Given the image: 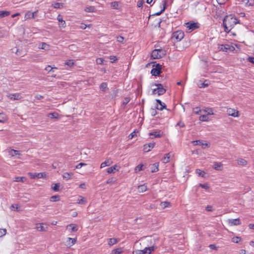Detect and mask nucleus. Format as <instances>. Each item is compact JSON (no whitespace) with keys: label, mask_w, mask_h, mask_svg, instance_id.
<instances>
[{"label":"nucleus","mask_w":254,"mask_h":254,"mask_svg":"<svg viewBox=\"0 0 254 254\" xmlns=\"http://www.w3.org/2000/svg\"><path fill=\"white\" fill-rule=\"evenodd\" d=\"M103 61L104 59L103 58H98L96 60V63L98 64H102Z\"/></svg>","instance_id":"052dcab7"},{"label":"nucleus","mask_w":254,"mask_h":254,"mask_svg":"<svg viewBox=\"0 0 254 254\" xmlns=\"http://www.w3.org/2000/svg\"><path fill=\"white\" fill-rule=\"evenodd\" d=\"M10 14V12L8 11H0V17H4Z\"/></svg>","instance_id":"4c0bfd02"},{"label":"nucleus","mask_w":254,"mask_h":254,"mask_svg":"<svg viewBox=\"0 0 254 254\" xmlns=\"http://www.w3.org/2000/svg\"><path fill=\"white\" fill-rule=\"evenodd\" d=\"M159 163H154L151 166V172L152 173L156 172L158 171Z\"/></svg>","instance_id":"7c9ffc66"},{"label":"nucleus","mask_w":254,"mask_h":254,"mask_svg":"<svg viewBox=\"0 0 254 254\" xmlns=\"http://www.w3.org/2000/svg\"><path fill=\"white\" fill-rule=\"evenodd\" d=\"M196 173L199 176L202 177H204V175L205 174V172L200 170V169H196L195 171Z\"/></svg>","instance_id":"37998d69"},{"label":"nucleus","mask_w":254,"mask_h":254,"mask_svg":"<svg viewBox=\"0 0 254 254\" xmlns=\"http://www.w3.org/2000/svg\"><path fill=\"white\" fill-rule=\"evenodd\" d=\"M184 37V33L182 31H177L173 33L172 38L175 39L177 41H180Z\"/></svg>","instance_id":"20e7f679"},{"label":"nucleus","mask_w":254,"mask_h":254,"mask_svg":"<svg viewBox=\"0 0 254 254\" xmlns=\"http://www.w3.org/2000/svg\"><path fill=\"white\" fill-rule=\"evenodd\" d=\"M10 154L12 156H14L17 155H20V154L19 153V151L14 150V149H12L11 150V151L10 152Z\"/></svg>","instance_id":"a18cd8bd"},{"label":"nucleus","mask_w":254,"mask_h":254,"mask_svg":"<svg viewBox=\"0 0 254 254\" xmlns=\"http://www.w3.org/2000/svg\"><path fill=\"white\" fill-rule=\"evenodd\" d=\"M142 167H143V165H142V164H140V165L137 166L135 168V171L137 172V171H140L142 170Z\"/></svg>","instance_id":"4d7b16f0"},{"label":"nucleus","mask_w":254,"mask_h":254,"mask_svg":"<svg viewBox=\"0 0 254 254\" xmlns=\"http://www.w3.org/2000/svg\"><path fill=\"white\" fill-rule=\"evenodd\" d=\"M248 61L253 63L254 64V57H249L247 59Z\"/></svg>","instance_id":"774afa93"},{"label":"nucleus","mask_w":254,"mask_h":254,"mask_svg":"<svg viewBox=\"0 0 254 254\" xmlns=\"http://www.w3.org/2000/svg\"><path fill=\"white\" fill-rule=\"evenodd\" d=\"M38 10H36L33 12H31L30 11H27L25 15V19H34L36 17V14Z\"/></svg>","instance_id":"6e6552de"},{"label":"nucleus","mask_w":254,"mask_h":254,"mask_svg":"<svg viewBox=\"0 0 254 254\" xmlns=\"http://www.w3.org/2000/svg\"><path fill=\"white\" fill-rule=\"evenodd\" d=\"M202 111L207 114L206 115H213V110L212 108H206L202 110Z\"/></svg>","instance_id":"f704fd0d"},{"label":"nucleus","mask_w":254,"mask_h":254,"mask_svg":"<svg viewBox=\"0 0 254 254\" xmlns=\"http://www.w3.org/2000/svg\"><path fill=\"white\" fill-rule=\"evenodd\" d=\"M6 233V230L5 229H0V237L4 236Z\"/></svg>","instance_id":"6e6d98bb"},{"label":"nucleus","mask_w":254,"mask_h":254,"mask_svg":"<svg viewBox=\"0 0 254 254\" xmlns=\"http://www.w3.org/2000/svg\"><path fill=\"white\" fill-rule=\"evenodd\" d=\"M156 86L157 90V94L158 95H161L164 94L166 92V89L163 88V85L161 84H155Z\"/></svg>","instance_id":"9d476101"},{"label":"nucleus","mask_w":254,"mask_h":254,"mask_svg":"<svg viewBox=\"0 0 254 254\" xmlns=\"http://www.w3.org/2000/svg\"><path fill=\"white\" fill-rule=\"evenodd\" d=\"M241 240V238L239 237H235L232 239V241L235 243H238Z\"/></svg>","instance_id":"49530a36"},{"label":"nucleus","mask_w":254,"mask_h":254,"mask_svg":"<svg viewBox=\"0 0 254 254\" xmlns=\"http://www.w3.org/2000/svg\"><path fill=\"white\" fill-rule=\"evenodd\" d=\"M43 225H46L45 223H39L36 225V229L37 231L40 232H46L48 230V226L44 227Z\"/></svg>","instance_id":"9b49d317"},{"label":"nucleus","mask_w":254,"mask_h":254,"mask_svg":"<svg viewBox=\"0 0 254 254\" xmlns=\"http://www.w3.org/2000/svg\"><path fill=\"white\" fill-rule=\"evenodd\" d=\"M118 6H119L118 2H117V1H114V2H112V6L114 8H115V9H117V8H118Z\"/></svg>","instance_id":"bf43d9fd"},{"label":"nucleus","mask_w":254,"mask_h":254,"mask_svg":"<svg viewBox=\"0 0 254 254\" xmlns=\"http://www.w3.org/2000/svg\"><path fill=\"white\" fill-rule=\"evenodd\" d=\"M122 248H118L113 251V254H120L122 253Z\"/></svg>","instance_id":"09e8293b"},{"label":"nucleus","mask_w":254,"mask_h":254,"mask_svg":"<svg viewBox=\"0 0 254 254\" xmlns=\"http://www.w3.org/2000/svg\"><path fill=\"white\" fill-rule=\"evenodd\" d=\"M218 49L219 51L225 52H229L235 50V48L228 44L225 45H218Z\"/></svg>","instance_id":"7ed1b4c3"},{"label":"nucleus","mask_w":254,"mask_h":254,"mask_svg":"<svg viewBox=\"0 0 254 254\" xmlns=\"http://www.w3.org/2000/svg\"><path fill=\"white\" fill-rule=\"evenodd\" d=\"M155 143L154 142H150L148 144H146L149 149L153 148L154 147Z\"/></svg>","instance_id":"e2e57ef3"},{"label":"nucleus","mask_w":254,"mask_h":254,"mask_svg":"<svg viewBox=\"0 0 254 254\" xmlns=\"http://www.w3.org/2000/svg\"><path fill=\"white\" fill-rule=\"evenodd\" d=\"M112 163L113 162L111 159H108L106 161L101 163L100 168H103L105 167L106 166H109L111 164H112Z\"/></svg>","instance_id":"aec40b11"},{"label":"nucleus","mask_w":254,"mask_h":254,"mask_svg":"<svg viewBox=\"0 0 254 254\" xmlns=\"http://www.w3.org/2000/svg\"><path fill=\"white\" fill-rule=\"evenodd\" d=\"M229 224L231 226H236L240 224V220L238 219H231L228 220Z\"/></svg>","instance_id":"2eb2a0df"},{"label":"nucleus","mask_w":254,"mask_h":254,"mask_svg":"<svg viewBox=\"0 0 254 254\" xmlns=\"http://www.w3.org/2000/svg\"><path fill=\"white\" fill-rule=\"evenodd\" d=\"M95 8L94 6H90L85 8V11L87 12H94Z\"/></svg>","instance_id":"e433bc0d"},{"label":"nucleus","mask_w":254,"mask_h":254,"mask_svg":"<svg viewBox=\"0 0 254 254\" xmlns=\"http://www.w3.org/2000/svg\"><path fill=\"white\" fill-rule=\"evenodd\" d=\"M149 135H153L155 137H160L163 135V132L161 130H156L149 133Z\"/></svg>","instance_id":"a211bd4d"},{"label":"nucleus","mask_w":254,"mask_h":254,"mask_svg":"<svg viewBox=\"0 0 254 254\" xmlns=\"http://www.w3.org/2000/svg\"><path fill=\"white\" fill-rule=\"evenodd\" d=\"M237 163L242 166H246L247 164V161L243 158H239L237 160Z\"/></svg>","instance_id":"c756f323"},{"label":"nucleus","mask_w":254,"mask_h":254,"mask_svg":"<svg viewBox=\"0 0 254 254\" xmlns=\"http://www.w3.org/2000/svg\"><path fill=\"white\" fill-rule=\"evenodd\" d=\"M65 64L66 65H67V66H69V67H71L72 66L73 64H74V63L73 62V60H69L68 61H67L65 63Z\"/></svg>","instance_id":"8fccbe9b"},{"label":"nucleus","mask_w":254,"mask_h":254,"mask_svg":"<svg viewBox=\"0 0 254 254\" xmlns=\"http://www.w3.org/2000/svg\"><path fill=\"white\" fill-rule=\"evenodd\" d=\"M130 99L129 97H125L123 101V105H127L130 101Z\"/></svg>","instance_id":"5fc2aeb1"},{"label":"nucleus","mask_w":254,"mask_h":254,"mask_svg":"<svg viewBox=\"0 0 254 254\" xmlns=\"http://www.w3.org/2000/svg\"><path fill=\"white\" fill-rule=\"evenodd\" d=\"M202 111V110H201L199 107H195L193 109V112L196 115L200 114Z\"/></svg>","instance_id":"de8ad7c7"},{"label":"nucleus","mask_w":254,"mask_h":254,"mask_svg":"<svg viewBox=\"0 0 254 254\" xmlns=\"http://www.w3.org/2000/svg\"><path fill=\"white\" fill-rule=\"evenodd\" d=\"M161 65L159 64H156L155 68L152 69L151 73L152 75L156 76L159 75L161 73Z\"/></svg>","instance_id":"0eeeda50"},{"label":"nucleus","mask_w":254,"mask_h":254,"mask_svg":"<svg viewBox=\"0 0 254 254\" xmlns=\"http://www.w3.org/2000/svg\"><path fill=\"white\" fill-rule=\"evenodd\" d=\"M107 88V83L106 82H103L100 85V89L103 92H106Z\"/></svg>","instance_id":"72a5a7b5"},{"label":"nucleus","mask_w":254,"mask_h":254,"mask_svg":"<svg viewBox=\"0 0 254 254\" xmlns=\"http://www.w3.org/2000/svg\"><path fill=\"white\" fill-rule=\"evenodd\" d=\"M49 45L46 43H42L39 45V48L45 50H48L49 49Z\"/></svg>","instance_id":"bb28decb"},{"label":"nucleus","mask_w":254,"mask_h":254,"mask_svg":"<svg viewBox=\"0 0 254 254\" xmlns=\"http://www.w3.org/2000/svg\"><path fill=\"white\" fill-rule=\"evenodd\" d=\"M86 202L85 198L81 196H79V198L78 199V203L79 204H84Z\"/></svg>","instance_id":"c03bdc74"},{"label":"nucleus","mask_w":254,"mask_h":254,"mask_svg":"<svg viewBox=\"0 0 254 254\" xmlns=\"http://www.w3.org/2000/svg\"><path fill=\"white\" fill-rule=\"evenodd\" d=\"M147 190V186L145 185H140L138 187V191L139 192H143Z\"/></svg>","instance_id":"a878e982"},{"label":"nucleus","mask_w":254,"mask_h":254,"mask_svg":"<svg viewBox=\"0 0 254 254\" xmlns=\"http://www.w3.org/2000/svg\"><path fill=\"white\" fill-rule=\"evenodd\" d=\"M57 20L60 22V23L59 24L60 27H61V28L65 27V26H66L65 22V21H64L63 19V17L60 14H59L58 16Z\"/></svg>","instance_id":"f3484780"},{"label":"nucleus","mask_w":254,"mask_h":254,"mask_svg":"<svg viewBox=\"0 0 254 254\" xmlns=\"http://www.w3.org/2000/svg\"><path fill=\"white\" fill-rule=\"evenodd\" d=\"M199 120L202 122H207L209 120V118L207 115H203L199 117Z\"/></svg>","instance_id":"c9c22d12"},{"label":"nucleus","mask_w":254,"mask_h":254,"mask_svg":"<svg viewBox=\"0 0 254 254\" xmlns=\"http://www.w3.org/2000/svg\"><path fill=\"white\" fill-rule=\"evenodd\" d=\"M25 180H26V178L25 177H17L15 178L14 181L16 182H24Z\"/></svg>","instance_id":"ea45409f"},{"label":"nucleus","mask_w":254,"mask_h":254,"mask_svg":"<svg viewBox=\"0 0 254 254\" xmlns=\"http://www.w3.org/2000/svg\"><path fill=\"white\" fill-rule=\"evenodd\" d=\"M143 3H144V1L143 0H140V1H138V2H137V6L138 7H142Z\"/></svg>","instance_id":"69168bd1"},{"label":"nucleus","mask_w":254,"mask_h":254,"mask_svg":"<svg viewBox=\"0 0 254 254\" xmlns=\"http://www.w3.org/2000/svg\"><path fill=\"white\" fill-rule=\"evenodd\" d=\"M186 25H187V28H188L187 32H190L192 30L199 27L198 24L194 22H188L186 23Z\"/></svg>","instance_id":"39448f33"},{"label":"nucleus","mask_w":254,"mask_h":254,"mask_svg":"<svg viewBox=\"0 0 254 254\" xmlns=\"http://www.w3.org/2000/svg\"><path fill=\"white\" fill-rule=\"evenodd\" d=\"M199 186L200 187H201L202 188L204 189L205 190H208L209 188L207 184H199Z\"/></svg>","instance_id":"13d9d810"},{"label":"nucleus","mask_w":254,"mask_h":254,"mask_svg":"<svg viewBox=\"0 0 254 254\" xmlns=\"http://www.w3.org/2000/svg\"><path fill=\"white\" fill-rule=\"evenodd\" d=\"M239 22L238 20L232 15H227L224 18L223 24L224 27V31L228 33L232 28Z\"/></svg>","instance_id":"f257e3e1"},{"label":"nucleus","mask_w":254,"mask_h":254,"mask_svg":"<svg viewBox=\"0 0 254 254\" xmlns=\"http://www.w3.org/2000/svg\"><path fill=\"white\" fill-rule=\"evenodd\" d=\"M59 184H55L54 186L52 188V189L55 191H58L59 190Z\"/></svg>","instance_id":"864d4df0"},{"label":"nucleus","mask_w":254,"mask_h":254,"mask_svg":"<svg viewBox=\"0 0 254 254\" xmlns=\"http://www.w3.org/2000/svg\"><path fill=\"white\" fill-rule=\"evenodd\" d=\"M69 228L70 231L71 232H76L77 231V225L75 224H70L66 226V228Z\"/></svg>","instance_id":"4be33fe9"},{"label":"nucleus","mask_w":254,"mask_h":254,"mask_svg":"<svg viewBox=\"0 0 254 254\" xmlns=\"http://www.w3.org/2000/svg\"><path fill=\"white\" fill-rule=\"evenodd\" d=\"M29 175L32 179L42 178L46 176V174L45 173H29Z\"/></svg>","instance_id":"1a4fd4ad"},{"label":"nucleus","mask_w":254,"mask_h":254,"mask_svg":"<svg viewBox=\"0 0 254 254\" xmlns=\"http://www.w3.org/2000/svg\"><path fill=\"white\" fill-rule=\"evenodd\" d=\"M213 168L216 170H222L223 168L222 163L217 162H214Z\"/></svg>","instance_id":"412c9836"},{"label":"nucleus","mask_w":254,"mask_h":254,"mask_svg":"<svg viewBox=\"0 0 254 254\" xmlns=\"http://www.w3.org/2000/svg\"><path fill=\"white\" fill-rule=\"evenodd\" d=\"M117 40L118 42L120 43H123L124 38L121 36H120L117 37Z\"/></svg>","instance_id":"680f3d73"},{"label":"nucleus","mask_w":254,"mask_h":254,"mask_svg":"<svg viewBox=\"0 0 254 254\" xmlns=\"http://www.w3.org/2000/svg\"><path fill=\"white\" fill-rule=\"evenodd\" d=\"M166 55V51L162 49L154 50L151 53V57L154 59H160Z\"/></svg>","instance_id":"f03ea898"},{"label":"nucleus","mask_w":254,"mask_h":254,"mask_svg":"<svg viewBox=\"0 0 254 254\" xmlns=\"http://www.w3.org/2000/svg\"><path fill=\"white\" fill-rule=\"evenodd\" d=\"M54 69H57V68L56 67H51L50 65H48L47 67H46L45 69L47 71H48L49 72H51V71H53Z\"/></svg>","instance_id":"603ef678"},{"label":"nucleus","mask_w":254,"mask_h":254,"mask_svg":"<svg viewBox=\"0 0 254 254\" xmlns=\"http://www.w3.org/2000/svg\"><path fill=\"white\" fill-rule=\"evenodd\" d=\"M193 143L194 145H199L202 146L203 148H205L206 147H209V144L207 143H203L202 141L201 140H195L193 141Z\"/></svg>","instance_id":"dca6fc26"},{"label":"nucleus","mask_w":254,"mask_h":254,"mask_svg":"<svg viewBox=\"0 0 254 254\" xmlns=\"http://www.w3.org/2000/svg\"><path fill=\"white\" fill-rule=\"evenodd\" d=\"M118 240L116 238H110L108 239V244L110 246H113V245L117 243Z\"/></svg>","instance_id":"cd10ccee"},{"label":"nucleus","mask_w":254,"mask_h":254,"mask_svg":"<svg viewBox=\"0 0 254 254\" xmlns=\"http://www.w3.org/2000/svg\"><path fill=\"white\" fill-rule=\"evenodd\" d=\"M73 175L72 173L65 172L63 174V177L64 179L68 180L71 178Z\"/></svg>","instance_id":"393cba45"},{"label":"nucleus","mask_w":254,"mask_h":254,"mask_svg":"<svg viewBox=\"0 0 254 254\" xmlns=\"http://www.w3.org/2000/svg\"><path fill=\"white\" fill-rule=\"evenodd\" d=\"M167 2H168L167 0H164L163 1H162V4L163 5V8L159 12H158L154 14H153L152 15V16H158V15H160L162 13H163V12L164 11V10L166 8V4L167 3Z\"/></svg>","instance_id":"4468645a"},{"label":"nucleus","mask_w":254,"mask_h":254,"mask_svg":"<svg viewBox=\"0 0 254 254\" xmlns=\"http://www.w3.org/2000/svg\"><path fill=\"white\" fill-rule=\"evenodd\" d=\"M117 166L115 165L114 166H112L111 167L108 168L107 169V172L109 174H112L114 173L116 171H118V169H117Z\"/></svg>","instance_id":"5701e85b"},{"label":"nucleus","mask_w":254,"mask_h":254,"mask_svg":"<svg viewBox=\"0 0 254 254\" xmlns=\"http://www.w3.org/2000/svg\"><path fill=\"white\" fill-rule=\"evenodd\" d=\"M174 156V154L172 152H169L166 154L164 158H162V161L164 163H167L170 161L171 157Z\"/></svg>","instance_id":"ddd939ff"},{"label":"nucleus","mask_w":254,"mask_h":254,"mask_svg":"<svg viewBox=\"0 0 254 254\" xmlns=\"http://www.w3.org/2000/svg\"><path fill=\"white\" fill-rule=\"evenodd\" d=\"M86 164L85 163H80L78 164H77L76 166V169H79L81 168L82 166H85Z\"/></svg>","instance_id":"0e129e2a"},{"label":"nucleus","mask_w":254,"mask_h":254,"mask_svg":"<svg viewBox=\"0 0 254 254\" xmlns=\"http://www.w3.org/2000/svg\"><path fill=\"white\" fill-rule=\"evenodd\" d=\"M9 99L12 100H18L21 99L22 97L19 93L9 94L7 95Z\"/></svg>","instance_id":"f8f14e48"},{"label":"nucleus","mask_w":254,"mask_h":254,"mask_svg":"<svg viewBox=\"0 0 254 254\" xmlns=\"http://www.w3.org/2000/svg\"><path fill=\"white\" fill-rule=\"evenodd\" d=\"M60 200V196L58 195H53L50 197L51 201H57Z\"/></svg>","instance_id":"a19ab883"},{"label":"nucleus","mask_w":254,"mask_h":254,"mask_svg":"<svg viewBox=\"0 0 254 254\" xmlns=\"http://www.w3.org/2000/svg\"><path fill=\"white\" fill-rule=\"evenodd\" d=\"M154 250V247H145L143 250H142L143 254H150Z\"/></svg>","instance_id":"6ab92c4d"},{"label":"nucleus","mask_w":254,"mask_h":254,"mask_svg":"<svg viewBox=\"0 0 254 254\" xmlns=\"http://www.w3.org/2000/svg\"><path fill=\"white\" fill-rule=\"evenodd\" d=\"M133 254H144L142 250H136L133 252Z\"/></svg>","instance_id":"338daca9"},{"label":"nucleus","mask_w":254,"mask_h":254,"mask_svg":"<svg viewBox=\"0 0 254 254\" xmlns=\"http://www.w3.org/2000/svg\"><path fill=\"white\" fill-rule=\"evenodd\" d=\"M208 86V83L207 80H205L204 82L201 83L199 84V87L200 88L205 87Z\"/></svg>","instance_id":"3c124183"},{"label":"nucleus","mask_w":254,"mask_h":254,"mask_svg":"<svg viewBox=\"0 0 254 254\" xmlns=\"http://www.w3.org/2000/svg\"><path fill=\"white\" fill-rule=\"evenodd\" d=\"M156 102L158 103H159L161 106L160 107H159L157 105V107H156V109H157L158 110H162L164 108H165L166 106H165V104L162 103V102L161 101V100H160L159 99H157Z\"/></svg>","instance_id":"c85d7f7f"},{"label":"nucleus","mask_w":254,"mask_h":254,"mask_svg":"<svg viewBox=\"0 0 254 254\" xmlns=\"http://www.w3.org/2000/svg\"><path fill=\"white\" fill-rule=\"evenodd\" d=\"M117 179L115 177H112L109 179L106 182L107 184H114L117 182Z\"/></svg>","instance_id":"473e14b6"},{"label":"nucleus","mask_w":254,"mask_h":254,"mask_svg":"<svg viewBox=\"0 0 254 254\" xmlns=\"http://www.w3.org/2000/svg\"><path fill=\"white\" fill-rule=\"evenodd\" d=\"M76 239L68 238L67 242H69L68 244L69 245L72 246L73 245L76 243Z\"/></svg>","instance_id":"79ce46f5"},{"label":"nucleus","mask_w":254,"mask_h":254,"mask_svg":"<svg viewBox=\"0 0 254 254\" xmlns=\"http://www.w3.org/2000/svg\"><path fill=\"white\" fill-rule=\"evenodd\" d=\"M63 3L60 2H55L53 4V6L55 8H61L63 7Z\"/></svg>","instance_id":"58836bf2"},{"label":"nucleus","mask_w":254,"mask_h":254,"mask_svg":"<svg viewBox=\"0 0 254 254\" xmlns=\"http://www.w3.org/2000/svg\"><path fill=\"white\" fill-rule=\"evenodd\" d=\"M227 114L228 116H232L233 117H239V112L233 108H228L226 111Z\"/></svg>","instance_id":"423d86ee"},{"label":"nucleus","mask_w":254,"mask_h":254,"mask_svg":"<svg viewBox=\"0 0 254 254\" xmlns=\"http://www.w3.org/2000/svg\"><path fill=\"white\" fill-rule=\"evenodd\" d=\"M160 205L162 209H165L167 207H170L171 203L169 201H163L160 203Z\"/></svg>","instance_id":"b1692460"},{"label":"nucleus","mask_w":254,"mask_h":254,"mask_svg":"<svg viewBox=\"0 0 254 254\" xmlns=\"http://www.w3.org/2000/svg\"><path fill=\"white\" fill-rule=\"evenodd\" d=\"M47 116L51 119H58L59 118V114L57 112H54L49 113L48 114Z\"/></svg>","instance_id":"2f4dec72"}]
</instances>
